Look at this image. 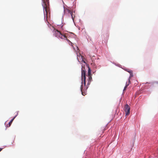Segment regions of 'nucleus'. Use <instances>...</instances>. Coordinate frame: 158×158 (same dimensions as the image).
<instances>
[{
    "mask_svg": "<svg viewBox=\"0 0 158 158\" xmlns=\"http://www.w3.org/2000/svg\"><path fill=\"white\" fill-rule=\"evenodd\" d=\"M81 80L82 85L81 86V90L83 95L85 96L86 95V92L85 91L88 88V87H86V70L84 67L82 66L81 68Z\"/></svg>",
    "mask_w": 158,
    "mask_h": 158,
    "instance_id": "1",
    "label": "nucleus"
},
{
    "mask_svg": "<svg viewBox=\"0 0 158 158\" xmlns=\"http://www.w3.org/2000/svg\"><path fill=\"white\" fill-rule=\"evenodd\" d=\"M53 31L54 32V35L55 36L58 38H60L61 39H64V38H65L66 37L65 35H63L60 31H58L57 29H56L54 27H53Z\"/></svg>",
    "mask_w": 158,
    "mask_h": 158,
    "instance_id": "2",
    "label": "nucleus"
},
{
    "mask_svg": "<svg viewBox=\"0 0 158 158\" xmlns=\"http://www.w3.org/2000/svg\"><path fill=\"white\" fill-rule=\"evenodd\" d=\"M130 108L128 105L127 104L124 107V111L125 112L126 115L127 116L129 114Z\"/></svg>",
    "mask_w": 158,
    "mask_h": 158,
    "instance_id": "3",
    "label": "nucleus"
},
{
    "mask_svg": "<svg viewBox=\"0 0 158 158\" xmlns=\"http://www.w3.org/2000/svg\"><path fill=\"white\" fill-rule=\"evenodd\" d=\"M88 82L87 84V86L88 87L92 81V77L91 76H88Z\"/></svg>",
    "mask_w": 158,
    "mask_h": 158,
    "instance_id": "4",
    "label": "nucleus"
},
{
    "mask_svg": "<svg viewBox=\"0 0 158 158\" xmlns=\"http://www.w3.org/2000/svg\"><path fill=\"white\" fill-rule=\"evenodd\" d=\"M67 11L71 15V17H72V18L73 20L74 19V17H73V12L71 11L69 9H67Z\"/></svg>",
    "mask_w": 158,
    "mask_h": 158,
    "instance_id": "5",
    "label": "nucleus"
},
{
    "mask_svg": "<svg viewBox=\"0 0 158 158\" xmlns=\"http://www.w3.org/2000/svg\"><path fill=\"white\" fill-rule=\"evenodd\" d=\"M131 83L130 81V79H129V80H128V83L127 82L126 83V85L125 87L124 88L123 91H124L126 90V88H127V87Z\"/></svg>",
    "mask_w": 158,
    "mask_h": 158,
    "instance_id": "6",
    "label": "nucleus"
},
{
    "mask_svg": "<svg viewBox=\"0 0 158 158\" xmlns=\"http://www.w3.org/2000/svg\"><path fill=\"white\" fill-rule=\"evenodd\" d=\"M88 76H91V70L90 68L88 67Z\"/></svg>",
    "mask_w": 158,
    "mask_h": 158,
    "instance_id": "7",
    "label": "nucleus"
},
{
    "mask_svg": "<svg viewBox=\"0 0 158 158\" xmlns=\"http://www.w3.org/2000/svg\"><path fill=\"white\" fill-rule=\"evenodd\" d=\"M15 117H14L13 118H12L11 121L9 123H8V127H9L10 126L11 124H12V122L13 121V120H14V118H15Z\"/></svg>",
    "mask_w": 158,
    "mask_h": 158,
    "instance_id": "8",
    "label": "nucleus"
},
{
    "mask_svg": "<svg viewBox=\"0 0 158 158\" xmlns=\"http://www.w3.org/2000/svg\"><path fill=\"white\" fill-rule=\"evenodd\" d=\"M130 77H129V79H130V78L131 77H132L133 76L132 71H130Z\"/></svg>",
    "mask_w": 158,
    "mask_h": 158,
    "instance_id": "9",
    "label": "nucleus"
},
{
    "mask_svg": "<svg viewBox=\"0 0 158 158\" xmlns=\"http://www.w3.org/2000/svg\"><path fill=\"white\" fill-rule=\"evenodd\" d=\"M64 38H65L66 39V40L68 41V42H69L70 43V44H71L72 45V44L73 43L71 42L69 40H68V39H67V38H66V36L65 37V38H64Z\"/></svg>",
    "mask_w": 158,
    "mask_h": 158,
    "instance_id": "10",
    "label": "nucleus"
},
{
    "mask_svg": "<svg viewBox=\"0 0 158 158\" xmlns=\"http://www.w3.org/2000/svg\"><path fill=\"white\" fill-rule=\"evenodd\" d=\"M45 5L46 6V5ZM45 10V11H46V13H47V7H46V6H44V10Z\"/></svg>",
    "mask_w": 158,
    "mask_h": 158,
    "instance_id": "11",
    "label": "nucleus"
},
{
    "mask_svg": "<svg viewBox=\"0 0 158 158\" xmlns=\"http://www.w3.org/2000/svg\"><path fill=\"white\" fill-rule=\"evenodd\" d=\"M77 52L79 50L78 47H77Z\"/></svg>",
    "mask_w": 158,
    "mask_h": 158,
    "instance_id": "12",
    "label": "nucleus"
},
{
    "mask_svg": "<svg viewBox=\"0 0 158 158\" xmlns=\"http://www.w3.org/2000/svg\"><path fill=\"white\" fill-rule=\"evenodd\" d=\"M156 152L157 154H158V150L156 151Z\"/></svg>",
    "mask_w": 158,
    "mask_h": 158,
    "instance_id": "13",
    "label": "nucleus"
},
{
    "mask_svg": "<svg viewBox=\"0 0 158 158\" xmlns=\"http://www.w3.org/2000/svg\"><path fill=\"white\" fill-rule=\"evenodd\" d=\"M2 148H0V152L2 150Z\"/></svg>",
    "mask_w": 158,
    "mask_h": 158,
    "instance_id": "14",
    "label": "nucleus"
},
{
    "mask_svg": "<svg viewBox=\"0 0 158 158\" xmlns=\"http://www.w3.org/2000/svg\"><path fill=\"white\" fill-rule=\"evenodd\" d=\"M130 71H131V70H129V71H127V72H128L130 73Z\"/></svg>",
    "mask_w": 158,
    "mask_h": 158,
    "instance_id": "15",
    "label": "nucleus"
},
{
    "mask_svg": "<svg viewBox=\"0 0 158 158\" xmlns=\"http://www.w3.org/2000/svg\"><path fill=\"white\" fill-rule=\"evenodd\" d=\"M77 56L78 55V53H77Z\"/></svg>",
    "mask_w": 158,
    "mask_h": 158,
    "instance_id": "16",
    "label": "nucleus"
}]
</instances>
